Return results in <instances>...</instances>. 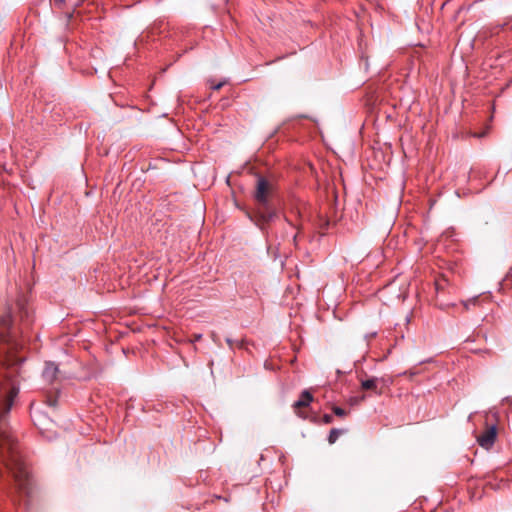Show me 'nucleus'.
Instances as JSON below:
<instances>
[{"instance_id":"f257e3e1","label":"nucleus","mask_w":512,"mask_h":512,"mask_svg":"<svg viewBox=\"0 0 512 512\" xmlns=\"http://www.w3.org/2000/svg\"><path fill=\"white\" fill-rule=\"evenodd\" d=\"M273 193V184L264 177H258L254 192L256 207L253 213L247 214L267 238L270 234L268 224L278 216V211L271 202Z\"/></svg>"},{"instance_id":"f03ea898","label":"nucleus","mask_w":512,"mask_h":512,"mask_svg":"<svg viewBox=\"0 0 512 512\" xmlns=\"http://www.w3.org/2000/svg\"><path fill=\"white\" fill-rule=\"evenodd\" d=\"M388 384L385 378L371 377L361 380V388L363 390L373 391L377 395H381L383 393L382 388Z\"/></svg>"},{"instance_id":"7ed1b4c3","label":"nucleus","mask_w":512,"mask_h":512,"mask_svg":"<svg viewBox=\"0 0 512 512\" xmlns=\"http://www.w3.org/2000/svg\"><path fill=\"white\" fill-rule=\"evenodd\" d=\"M496 436V426L491 425L487 427L486 430L477 437V442L481 447L485 449H490L495 442Z\"/></svg>"},{"instance_id":"20e7f679","label":"nucleus","mask_w":512,"mask_h":512,"mask_svg":"<svg viewBox=\"0 0 512 512\" xmlns=\"http://www.w3.org/2000/svg\"><path fill=\"white\" fill-rule=\"evenodd\" d=\"M313 401V396L311 393L307 390L303 391L301 393L300 398L294 403L293 407L295 412L301 416V414L298 412V409L301 407H307L309 404Z\"/></svg>"},{"instance_id":"39448f33","label":"nucleus","mask_w":512,"mask_h":512,"mask_svg":"<svg viewBox=\"0 0 512 512\" xmlns=\"http://www.w3.org/2000/svg\"><path fill=\"white\" fill-rule=\"evenodd\" d=\"M58 366L52 362L46 363L44 371H43V377L48 382H53L58 374Z\"/></svg>"},{"instance_id":"423d86ee","label":"nucleus","mask_w":512,"mask_h":512,"mask_svg":"<svg viewBox=\"0 0 512 512\" xmlns=\"http://www.w3.org/2000/svg\"><path fill=\"white\" fill-rule=\"evenodd\" d=\"M341 433H342V431L339 429H332L328 436L329 443L330 444L335 443Z\"/></svg>"},{"instance_id":"0eeeda50","label":"nucleus","mask_w":512,"mask_h":512,"mask_svg":"<svg viewBox=\"0 0 512 512\" xmlns=\"http://www.w3.org/2000/svg\"><path fill=\"white\" fill-rule=\"evenodd\" d=\"M289 213L291 215L295 216L296 218H299V219L302 218V211H301V208L298 205L291 206L289 208Z\"/></svg>"},{"instance_id":"6e6552de","label":"nucleus","mask_w":512,"mask_h":512,"mask_svg":"<svg viewBox=\"0 0 512 512\" xmlns=\"http://www.w3.org/2000/svg\"><path fill=\"white\" fill-rule=\"evenodd\" d=\"M284 219L286 221V223L291 226L292 228H295L297 229L298 231L301 229V224L299 222H293V220L288 217V216H284Z\"/></svg>"},{"instance_id":"1a4fd4ad","label":"nucleus","mask_w":512,"mask_h":512,"mask_svg":"<svg viewBox=\"0 0 512 512\" xmlns=\"http://www.w3.org/2000/svg\"><path fill=\"white\" fill-rule=\"evenodd\" d=\"M333 412L335 415H337L339 417H344L347 414L344 409L337 407V406L333 407Z\"/></svg>"},{"instance_id":"9d476101","label":"nucleus","mask_w":512,"mask_h":512,"mask_svg":"<svg viewBox=\"0 0 512 512\" xmlns=\"http://www.w3.org/2000/svg\"><path fill=\"white\" fill-rule=\"evenodd\" d=\"M2 323H3V326H4L5 328H9V326H10V324H11V318H10V316H9V315H7L6 317H4V318L2 319Z\"/></svg>"},{"instance_id":"9b49d317","label":"nucleus","mask_w":512,"mask_h":512,"mask_svg":"<svg viewBox=\"0 0 512 512\" xmlns=\"http://www.w3.org/2000/svg\"><path fill=\"white\" fill-rule=\"evenodd\" d=\"M332 420H333V417H332L331 415H329V414H325V415L323 416V421H324V423H326V424L331 423V422H332Z\"/></svg>"},{"instance_id":"f8f14e48","label":"nucleus","mask_w":512,"mask_h":512,"mask_svg":"<svg viewBox=\"0 0 512 512\" xmlns=\"http://www.w3.org/2000/svg\"><path fill=\"white\" fill-rule=\"evenodd\" d=\"M224 85V82H219L217 84L211 83V88L213 90H219Z\"/></svg>"},{"instance_id":"ddd939ff","label":"nucleus","mask_w":512,"mask_h":512,"mask_svg":"<svg viewBox=\"0 0 512 512\" xmlns=\"http://www.w3.org/2000/svg\"><path fill=\"white\" fill-rule=\"evenodd\" d=\"M364 396H362L361 398L357 399V398H354V399H351V403H357L358 401H361V400H364Z\"/></svg>"},{"instance_id":"4468645a","label":"nucleus","mask_w":512,"mask_h":512,"mask_svg":"<svg viewBox=\"0 0 512 512\" xmlns=\"http://www.w3.org/2000/svg\"><path fill=\"white\" fill-rule=\"evenodd\" d=\"M226 342H227V344L230 346V348H232V347H233V340H232V339L227 338V339H226Z\"/></svg>"},{"instance_id":"2eb2a0df","label":"nucleus","mask_w":512,"mask_h":512,"mask_svg":"<svg viewBox=\"0 0 512 512\" xmlns=\"http://www.w3.org/2000/svg\"><path fill=\"white\" fill-rule=\"evenodd\" d=\"M56 5H62L65 0H53Z\"/></svg>"},{"instance_id":"dca6fc26","label":"nucleus","mask_w":512,"mask_h":512,"mask_svg":"<svg viewBox=\"0 0 512 512\" xmlns=\"http://www.w3.org/2000/svg\"><path fill=\"white\" fill-rule=\"evenodd\" d=\"M297 237H298V232L296 234H294L293 237H292V240H293L294 244H296Z\"/></svg>"},{"instance_id":"f3484780","label":"nucleus","mask_w":512,"mask_h":512,"mask_svg":"<svg viewBox=\"0 0 512 512\" xmlns=\"http://www.w3.org/2000/svg\"><path fill=\"white\" fill-rule=\"evenodd\" d=\"M201 338H202V335H201V334H197V335H195V336H194V339H195L196 341H199Z\"/></svg>"}]
</instances>
